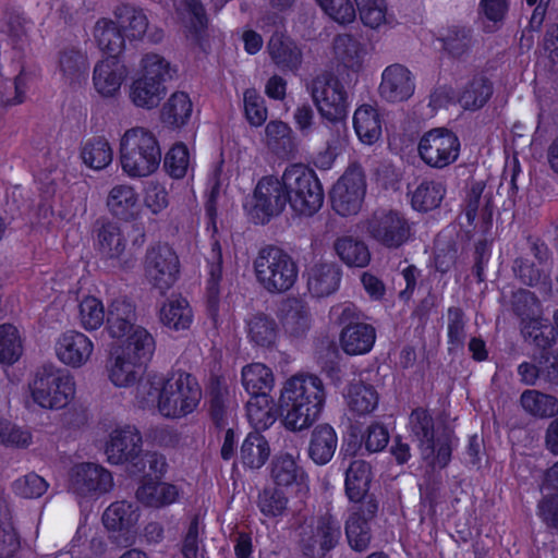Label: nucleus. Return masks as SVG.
I'll use <instances>...</instances> for the list:
<instances>
[{
  "instance_id": "nucleus-1",
  "label": "nucleus",
  "mask_w": 558,
  "mask_h": 558,
  "mask_svg": "<svg viewBox=\"0 0 558 558\" xmlns=\"http://www.w3.org/2000/svg\"><path fill=\"white\" fill-rule=\"evenodd\" d=\"M326 403L323 380L314 374L299 373L280 386L278 401L271 395L250 397L246 416L259 430L269 428L280 415L282 426L290 432L308 429L319 417Z\"/></svg>"
},
{
  "instance_id": "nucleus-2",
  "label": "nucleus",
  "mask_w": 558,
  "mask_h": 558,
  "mask_svg": "<svg viewBox=\"0 0 558 558\" xmlns=\"http://www.w3.org/2000/svg\"><path fill=\"white\" fill-rule=\"evenodd\" d=\"M323 189L314 171L303 165L286 168L281 179L266 175L258 180L243 202V210L255 223H266L282 213L287 202L299 216H312L323 205Z\"/></svg>"
},
{
  "instance_id": "nucleus-3",
  "label": "nucleus",
  "mask_w": 558,
  "mask_h": 558,
  "mask_svg": "<svg viewBox=\"0 0 558 558\" xmlns=\"http://www.w3.org/2000/svg\"><path fill=\"white\" fill-rule=\"evenodd\" d=\"M138 404H156L168 418H182L193 413L202 399V389L194 376L177 372L169 376L153 375L137 388Z\"/></svg>"
},
{
  "instance_id": "nucleus-4",
  "label": "nucleus",
  "mask_w": 558,
  "mask_h": 558,
  "mask_svg": "<svg viewBox=\"0 0 558 558\" xmlns=\"http://www.w3.org/2000/svg\"><path fill=\"white\" fill-rule=\"evenodd\" d=\"M134 305L126 300L111 303L107 317V330L116 339L113 353L145 365L155 352V339L143 326L136 325Z\"/></svg>"
},
{
  "instance_id": "nucleus-5",
  "label": "nucleus",
  "mask_w": 558,
  "mask_h": 558,
  "mask_svg": "<svg viewBox=\"0 0 558 558\" xmlns=\"http://www.w3.org/2000/svg\"><path fill=\"white\" fill-rule=\"evenodd\" d=\"M119 161L124 174L132 179L154 174L162 154L156 134L143 126L125 130L119 138Z\"/></svg>"
},
{
  "instance_id": "nucleus-6",
  "label": "nucleus",
  "mask_w": 558,
  "mask_h": 558,
  "mask_svg": "<svg viewBox=\"0 0 558 558\" xmlns=\"http://www.w3.org/2000/svg\"><path fill=\"white\" fill-rule=\"evenodd\" d=\"M32 401L45 410H62L76 395V383L69 373L50 366L38 371L28 385Z\"/></svg>"
},
{
  "instance_id": "nucleus-7",
  "label": "nucleus",
  "mask_w": 558,
  "mask_h": 558,
  "mask_svg": "<svg viewBox=\"0 0 558 558\" xmlns=\"http://www.w3.org/2000/svg\"><path fill=\"white\" fill-rule=\"evenodd\" d=\"M409 429L417 441L423 460L433 468L448 464L453 446V436L447 430L434 432L433 422L426 410H414L409 420Z\"/></svg>"
},
{
  "instance_id": "nucleus-8",
  "label": "nucleus",
  "mask_w": 558,
  "mask_h": 558,
  "mask_svg": "<svg viewBox=\"0 0 558 558\" xmlns=\"http://www.w3.org/2000/svg\"><path fill=\"white\" fill-rule=\"evenodd\" d=\"M258 283L270 293H283L298 280L299 269L293 258L278 247L262 250L254 260Z\"/></svg>"
},
{
  "instance_id": "nucleus-9",
  "label": "nucleus",
  "mask_w": 558,
  "mask_h": 558,
  "mask_svg": "<svg viewBox=\"0 0 558 558\" xmlns=\"http://www.w3.org/2000/svg\"><path fill=\"white\" fill-rule=\"evenodd\" d=\"M458 136L442 128L425 132L417 144L421 160L434 169H444L457 161L460 155Z\"/></svg>"
},
{
  "instance_id": "nucleus-10",
  "label": "nucleus",
  "mask_w": 558,
  "mask_h": 558,
  "mask_svg": "<svg viewBox=\"0 0 558 558\" xmlns=\"http://www.w3.org/2000/svg\"><path fill=\"white\" fill-rule=\"evenodd\" d=\"M366 194V178L359 165H351L330 192L332 208L341 216L356 215Z\"/></svg>"
},
{
  "instance_id": "nucleus-11",
  "label": "nucleus",
  "mask_w": 558,
  "mask_h": 558,
  "mask_svg": "<svg viewBox=\"0 0 558 558\" xmlns=\"http://www.w3.org/2000/svg\"><path fill=\"white\" fill-rule=\"evenodd\" d=\"M180 263L174 251L168 245L149 248L144 262V277L155 289L165 292L178 280Z\"/></svg>"
},
{
  "instance_id": "nucleus-12",
  "label": "nucleus",
  "mask_w": 558,
  "mask_h": 558,
  "mask_svg": "<svg viewBox=\"0 0 558 558\" xmlns=\"http://www.w3.org/2000/svg\"><path fill=\"white\" fill-rule=\"evenodd\" d=\"M313 99L320 116L330 122H342L348 114V96L341 83L329 76L314 81Z\"/></svg>"
},
{
  "instance_id": "nucleus-13",
  "label": "nucleus",
  "mask_w": 558,
  "mask_h": 558,
  "mask_svg": "<svg viewBox=\"0 0 558 558\" xmlns=\"http://www.w3.org/2000/svg\"><path fill=\"white\" fill-rule=\"evenodd\" d=\"M57 360L73 369L86 366L95 353L94 341L83 331L68 329L58 335L53 342Z\"/></svg>"
},
{
  "instance_id": "nucleus-14",
  "label": "nucleus",
  "mask_w": 558,
  "mask_h": 558,
  "mask_svg": "<svg viewBox=\"0 0 558 558\" xmlns=\"http://www.w3.org/2000/svg\"><path fill=\"white\" fill-rule=\"evenodd\" d=\"M69 486L80 497L96 498L112 488L113 480L111 473L101 465L83 462L72 468Z\"/></svg>"
},
{
  "instance_id": "nucleus-15",
  "label": "nucleus",
  "mask_w": 558,
  "mask_h": 558,
  "mask_svg": "<svg viewBox=\"0 0 558 558\" xmlns=\"http://www.w3.org/2000/svg\"><path fill=\"white\" fill-rule=\"evenodd\" d=\"M141 444L142 437L135 426L123 425L113 428L105 446L108 462L138 466L142 462Z\"/></svg>"
},
{
  "instance_id": "nucleus-16",
  "label": "nucleus",
  "mask_w": 558,
  "mask_h": 558,
  "mask_svg": "<svg viewBox=\"0 0 558 558\" xmlns=\"http://www.w3.org/2000/svg\"><path fill=\"white\" fill-rule=\"evenodd\" d=\"M415 90L412 73L401 64L387 66L381 74L379 94L389 102H402L410 99Z\"/></svg>"
},
{
  "instance_id": "nucleus-17",
  "label": "nucleus",
  "mask_w": 558,
  "mask_h": 558,
  "mask_svg": "<svg viewBox=\"0 0 558 558\" xmlns=\"http://www.w3.org/2000/svg\"><path fill=\"white\" fill-rule=\"evenodd\" d=\"M126 242L119 227L104 226L97 238V251L109 267L124 269L130 266L131 258L125 252Z\"/></svg>"
},
{
  "instance_id": "nucleus-18",
  "label": "nucleus",
  "mask_w": 558,
  "mask_h": 558,
  "mask_svg": "<svg viewBox=\"0 0 558 558\" xmlns=\"http://www.w3.org/2000/svg\"><path fill=\"white\" fill-rule=\"evenodd\" d=\"M298 457L291 453L278 454L272 462L271 476L278 487L303 495L307 492V481Z\"/></svg>"
},
{
  "instance_id": "nucleus-19",
  "label": "nucleus",
  "mask_w": 558,
  "mask_h": 558,
  "mask_svg": "<svg viewBox=\"0 0 558 558\" xmlns=\"http://www.w3.org/2000/svg\"><path fill=\"white\" fill-rule=\"evenodd\" d=\"M158 319L168 330L184 332L194 323V312L186 298L173 294L160 303Z\"/></svg>"
},
{
  "instance_id": "nucleus-20",
  "label": "nucleus",
  "mask_w": 558,
  "mask_h": 558,
  "mask_svg": "<svg viewBox=\"0 0 558 558\" xmlns=\"http://www.w3.org/2000/svg\"><path fill=\"white\" fill-rule=\"evenodd\" d=\"M377 505L367 499L361 506L354 507L347 521L345 534L350 546L355 550H364L371 541L369 520L374 517Z\"/></svg>"
},
{
  "instance_id": "nucleus-21",
  "label": "nucleus",
  "mask_w": 558,
  "mask_h": 558,
  "mask_svg": "<svg viewBox=\"0 0 558 558\" xmlns=\"http://www.w3.org/2000/svg\"><path fill=\"white\" fill-rule=\"evenodd\" d=\"M371 236L387 247H398L409 238V226L398 214H388L369 225Z\"/></svg>"
},
{
  "instance_id": "nucleus-22",
  "label": "nucleus",
  "mask_w": 558,
  "mask_h": 558,
  "mask_svg": "<svg viewBox=\"0 0 558 558\" xmlns=\"http://www.w3.org/2000/svg\"><path fill=\"white\" fill-rule=\"evenodd\" d=\"M106 205L112 216L125 221L138 218L142 211L138 193L130 184H118L111 187Z\"/></svg>"
},
{
  "instance_id": "nucleus-23",
  "label": "nucleus",
  "mask_w": 558,
  "mask_h": 558,
  "mask_svg": "<svg viewBox=\"0 0 558 558\" xmlns=\"http://www.w3.org/2000/svg\"><path fill=\"white\" fill-rule=\"evenodd\" d=\"M362 25L373 32L385 33L393 27L396 17L386 0H354Z\"/></svg>"
},
{
  "instance_id": "nucleus-24",
  "label": "nucleus",
  "mask_w": 558,
  "mask_h": 558,
  "mask_svg": "<svg viewBox=\"0 0 558 558\" xmlns=\"http://www.w3.org/2000/svg\"><path fill=\"white\" fill-rule=\"evenodd\" d=\"M353 129L363 145H375L381 138L383 118L375 104H362L353 113Z\"/></svg>"
},
{
  "instance_id": "nucleus-25",
  "label": "nucleus",
  "mask_w": 558,
  "mask_h": 558,
  "mask_svg": "<svg viewBox=\"0 0 558 558\" xmlns=\"http://www.w3.org/2000/svg\"><path fill=\"white\" fill-rule=\"evenodd\" d=\"M446 194L444 184L432 179H415L408 185L411 207L416 211H429L437 208Z\"/></svg>"
},
{
  "instance_id": "nucleus-26",
  "label": "nucleus",
  "mask_w": 558,
  "mask_h": 558,
  "mask_svg": "<svg viewBox=\"0 0 558 558\" xmlns=\"http://www.w3.org/2000/svg\"><path fill=\"white\" fill-rule=\"evenodd\" d=\"M376 340L375 328L360 320L349 322L341 330L340 347L349 355L369 352Z\"/></svg>"
},
{
  "instance_id": "nucleus-27",
  "label": "nucleus",
  "mask_w": 558,
  "mask_h": 558,
  "mask_svg": "<svg viewBox=\"0 0 558 558\" xmlns=\"http://www.w3.org/2000/svg\"><path fill=\"white\" fill-rule=\"evenodd\" d=\"M343 400L355 415L372 413L378 405V393L375 388L359 377H353L342 390Z\"/></svg>"
},
{
  "instance_id": "nucleus-28",
  "label": "nucleus",
  "mask_w": 558,
  "mask_h": 558,
  "mask_svg": "<svg viewBox=\"0 0 558 558\" xmlns=\"http://www.w3.org/2000/svg\"><path fill=\"white\" fill-rule=\"evenodd\" d=\"M126 76V68L116 57L100 61L94 70V86L102 97L114 96Z\"/></svg>"
},
{
  "instance_id": "nucleus-29",
  "label": "nucleus",
  "mask_w": 558,
  "mask_h": 558,
  "mask_svg": "<svg viewBox=\"0 0 558 558\" xmlns=\"http://www.w3.org/2000/svg\"><path fill=\"white\" fill-rule=\"evenodd\" d=\"M340 270L333 263L318 262L307 271L308 291L316 298H324L337 291Z\"/></svg>"
},
{
  "instance_id": "nucleus-30",
  "label": "nucleus",
  "mask_w": 558,
  "mask_h": 558,
  "mask_svg": "<svg viewBox=\"0 0 558 558\" xmlns=\"http://www.w3.org/2000/svg\"><path fill=\"white\" fill-rule=\"evenodd\" d=\"M241 385L250 397L270 395L275 387V374L268 365L252 362L241 369Z\"/></svg>"
},
{
  "instance_id": "nucleus-31",
  "label": "nucleus",
  "mask_w": 558,
  "mask_h": 558,
  "mask_svg": "<svg viewBox=\"0 0 558 558\" xmlns=\"http://www.w3.org/2000/svg\"><path fill=\"white\" fill-rule=\"evenodd\" d=\"M338 447V436L329 424L317 425L311 435L308 454L319 465L328 463Z\"/></svg>"
},
{
  "instance_id": "nucleus-32",
  "label": "nucleus",
  "mask_w": 558,
  "mask_h": 558,
  "mask_svg": "<svg viewBox=\"0 0 558 558\" xmlns=\"http://www.w3.org/2000/svg\"><path fill=\"white\" fill-rule=\"evenodd\" d=\"M278 28H274L275 33L268 43V52L272 61L282 70H295L301 63L302 54L300 48L289 37L279 33ZM272 31V28L270 29Z\"/></svg>"
},
{
  "instance_id": "nucleus-33",
  "label": "nucleus",
  "mask_w": 558,
  "mask_h": 558,
  "mask_svg": "<svg viewBox=\"0 0 558 558\" xmlns=\"http://www.w3.org/2000/svg\"><path fill=\"white\" fill-rule=\"evenodd\" d=\"M80 156L87 168L99 171L111 165L113 148L107 137L93 136L82 144Z\"/></svg>"
},
{
  "instance_id": "nucleus-34",
  "label": "nucleus",
  "mask_w": 558,
  "mask_h": 558,
  "mask_svg": "<svg viewBox=\"0 0 558 558\" xmlns=\"http://www.w3.org/2000/svg\"><path fill=\"white\" fill-rule=\"evenodd\" d=\"M137 499L150 507H162L175 502L179 489L175 485L146 478L136 492Z\"/></svg>"
},
{
  "instance_id": "nucleus-35",
  "label": "nucleus",
  "mask_w": 558,
  "mask_h": 558,
  "mask_svg": "<svg viewBox=\"0 0 558 558\" xmlns=\"http://www.w3.org/2000/svg\"><path fill=\"white\" fill-rule=\"evenodd\" d=\"M268 440L258 433H250L240 448V462L246 469H260L270 457Z\"/></svg>"
},
{
  "instance_id": "nucleus-36",
  "label": "nucleus",
  "mask_w": 558,
  "mask_h": 558,
  "mask_svg": "<svg viewBox=\"0 0 558 558\" xmlns=\"http://www.w3.org/2000/svg\"><path fill=\"white\" fill-rule=\"evenodd\" d=\"M522 410L535 418H549L558 414V399L535 389H527L520 397Z\"/></svg>"
},
{
  "instance_id": "nucleus-37",
  "label": "nucleus",
  "mask_w": 558,
  "mask_h": 558,
  "mask_svg": "<svg viewBox=\"0 0 558 558\" xmlns=\"http://www.w3.org/2000/svg\"><path fill=\"white\" fill-rule=\"evenodd\" d=\"M77 323L85 331L98 330L105 323L106 311L100 299L92 294H82L77 300Z\"/></svg>"
},
{
  "instance_id": "nucleus-38",
  "label": "nucleus",
  "mask_w": 558,
  "mask_h": 558,
  "mask_svg": "<svg viewBox=\"0 0 558 558\" xmlns=\"http://www.w3.org/2000/svg\"><path fill=\"white\" fill-rule=\"evenodd\" d=\"M166 94V87L159 81H148L136 76L130 88L132 102L140 108L151 109L157 107Z\"/></svg>"
},
{
  "instance_id": "nucleus-39",
  "label": "nucleus",
  "mask_w": 558,
  "mask_h": 558,
  "mask_svg": "<svg viewBox=\"0 0 558 558\" xmlns=\"http://www.w3.org/2000/svg\"><path fill=\"white\" fill-rule=\"evenodd\" d=\"M195 158L193 151L183 143L173 144L167 151L163 160L166 172L172 179H183L194 170Z\"/></svg>"
},
{
  "instance_id": "nucleus-40",
  "label": "nucleus",
  "mask_w": 558,
  "mask_h": 558,
  "mask_svg": "<svg viewBox=\"0 0 558 558\" xmlns=\"http://www.w3.org/2000/svg\"><path fill=\"white\" fill-rule=\"evenodd\" d=\"M144 365L133 362L111 352L107 374L110 383L118 388H128L134 385Z\"/></svg>"
},
{
  "instance_id": "nucleus-41",
  "label": "nucleus",
  "mask_w": 558,
  "mask_h": 558,
  "mask_svg": "<svg viewBox=\"0 0 558 558\" xmlns=\"http://www.w3.org/2000/svg\"><path fill=\"white\" fill-rule=\"evenodd\" d=\"M281 324L287 333L300 337L311 327L310 312L300 301L290 300L282 307Z\"/></svg>"
},
{
  "instance_id": "nucleus-42",
  "label": "nucleus",
  "mask_w": 558,
  "mask_h": 558,
  "mask_svg": "<svg viewBox=\"0 0 558 558\" xmlns=\"http://www.w3.org/2000/svg\"><path fill=\"white\" fill-rule=\"evenodd\" d=\"M193 113V101L185 92H174L162 106L163 120L174 126L185 125Z\"/></svg>"
},
{
  "instance_id": "nucleus-43",
  "label": "nucleus",
  "mask_w": 558,
  "mask_h": 558,
  "mask_svg": "<svg viewBox=\"0 0 558 558\" xmlns=\"http://www.w3.org/2000/svg\"><path fill=\"white\" fill-rule=\"evenodd\" d=\"M93 38L98 48L102 52L110 54V57L118 54L124 44L123 36L116 22L107 19L97 21L94 27Z\"/></svg>"
},
{
  "instance_id": "nucleus-44",
  "label": "nucleus",
  "mask_w": 558,
  "mask_h": 558,
  "mask_svg": "<svg viewBox=\"0 0 558 558\" xmlns=\"http://www.w3.org/2000/svg\"><path fill=\"white\" fill-rule=\"evenodd\" d=\"M335 250L339 258L349 267H365L371 260V253L365 243L351 236L338 239Z\"/></svg>"
},
{
  "instance_id": "nucleus-45",
  "label": "nucleus",
  "mask_w": 558,
  "mask_h": 558,
  "mask_svg": "<svg viewBox=\"0 0 558 558\" xmlns=\"http://www.w3.org/2000/svg\"><path fill=\"white\" fill-rule=\"evenodd\" d=\"M369 481V466L364 461H353L345 475V490L350 500L362 501L368 490Z\"/></svg>"
},
{
  "instance_id": "nucleus-46",
  "label": "nucleus",
  "mask_w": 558,
  "mask_h": 558,
  "mask_svg": "<svg viewBox=\"0 0 558 558\" xmlns=\"http://www.w3.org/2000/svg\"><path fill=\"white\" fill-rule=\"evenodd\" d=\"M340 525L331 517L319 520L312 543L308 545L313 556H324L340 538Z\"/></svg>"
},
{
  "instance_id": "nucleus-47",
  "label": "nucleus",
  "mask_w": 558,
  "mask_h": 558,
  "mask_svg": "<svg viewBox=\"0 0 558 558\" xmlns=\"http://www.w3.org/2000/svg\"><path fill=\"white\" fill-rule=\"evenodd\" d=\"M23 338L19 328L12 324L0 325V363L12 365L23 354Z\"/></svg>"
},
{
  "instance_id": "nucleus-48",
  "label": "nucleus",
  "mask_w": 558,
  "mask_h": 558,
  "mask_svg": "<svg viewBox=\"0 0 558 558\" xmlns=\"http://www.w3.org/2000/svg\"><path fill=\"white\" fill-rule=\"evenodd\" d=\"M247 333L251 341L259 347H270L278 338V326L274 318L257 314L247 322Z\"/></svg>"
},
{
  "instance_id": "nucleus-49",
  "label": "nucleus",
  "mask_w": 558,
  "mask_h": 558,
  "mask_svg": "<svg viewBox=\"0 0 558 558\" xmlns=\"http://www.w3.org/2000/svg\"><path fill=\"white\" fill-rule=\"evenodd\" d=\"M177 70L162 56L147 53L140 63L137 76L148 81H159L163 84L167 80L173 78Z\"/></svg>"
},
{
  "instance_id": "nucleus-50",
  "label": "nucleus",
  "mask_w": 558,
  "mask_h": 558,
  "mask_svg": "<svg viewBox=\"0 0 558 558\" xmlns=\"http://www.w3.org/2000/svg\"><path fill=\"white\" fill-rule=\"evenodd\" d=\"M143 204L151 215H161L170 204L166 183L159 180L148 181L143 190Z\"/></svg>"
},
{
  "instance_id": "nucleus-51",
  "label": "nucleus",
  "mask_w": 558,
  "mask_h": 558,
  "mask_svg": "<svg viewBox=\"0 0 558 558\" xmlns=\"http://www.w3.org/2000/svg\"><path fill=\"white\" fill-rule=\"evenodd\" d=\"M320 10L339 25L352 24L356 19L353 0H315Z\"/></svg>"
},
{
  "instance_id": "nucleus-52",
  "label": "nucleus",
  "mask_w": 558,
  "mask_h": 558,
  "mask_svg": "<svg viewBox=\"0 0 558 558\" xmlns=\"http://www.w3.org/2000/svg\"><path fill=\"white\" fill-rule=\"evenodd\" d=\"M102 520L107 529L118 531L132 525L137 515L130 504L118 501L106 509Z\"/></svg>"
},
{
  "instance_id": "nucleus-53",
  "label": "nucleus",
  "mask_w": 558,
  "mask_h": 558,
  "mask_svg": "<svg viewBox=\"0 0 558 558\" xmlns=\"http://www.w3.org/2000/svg\"><path fill=\"white\" fill-rule=\"evenodd\" d=\"M492 95V85L483 77L474 78L462 92L458 101L465 109L483 107Z\"/></svg>"
},
{
  "instance_id": "nucleus-54",
  "label": "nucleus",
  "mask_w": 558,
  "mask_h": 558,
  "mask_svg": "<svg viewBox=\"0 0 558 558\" xmlns=\"http://www.w3.org/2000/svg\"><path fill=\"white\" fill-rule=\"evenodd\" d=\"M335 51L347 66L357 68L361 65L364 49L362 45L351 35H339L335 39Z\"/></svg>"
},
{
  "instance_id": "nucleus-55",
  "label": "nucleus",
  "mask_w": 558,
  "mask_h": 558,
  "mask_svg": "<svg viewBox=\"0 0 558 558\" xmlns=\"http://www.w3.org/2000/svg\"><path fill=\"white\" fill-rule=\"evenodd\" d=\"M244 113L248 123L260 126L267 119V108L264 98L254 88H248L243 94Z\"/></svg>"
},
{
  "instance_id": "nucleus-56",
  "label": "nucleus",
  "mask_w": 558,
  "mask_h": 558,
  "mask_svg": "<svg viewBox=\"0 0 558 558\" xmlns=\"http://www.w3.org/2000/svg\"><path fill=\"white\" fill-rule=\"evenodd\" d=\"M295 1L296 0H268L270 11L260 19V28L270 32L271 28L282 27Z\"/></svg>"
},
{
  "instance_id": "nucleus-57",
  "label": "nucleus",
  "mask_w": 558,
  "mask_h": 558,
  "mask_svg": "<svg viewBox=\"0 0 558 558\" xmlns=\"http://www.w3.org/2000/svg\"><path fill=\"white\" fill-rule=\"evenodd\" d=\"M180 551L182 558H209L199 537L197 523L194 522L190 525L182 539Z\"/></svg>"
},
{
  "instance_id": "nucleus-58",
  "label": "nucleus",
  "mask_w": 558,
  "mask_h": 558,
  "mask_svg": "<svg viewBox=\"0 0 558 558\" xmlns=\"http://www.w3.org/2000/svg\"><path fill=\"white\" fill-rule=\"evenodd\" d=\"M260 511L267 517L281 515L287 508V497L276 488H267L259 496Z\"/></svg>"
},
{
  "instance_id": "nucleus-59",
  "label": "nucleus",
  "mask_w": 558,
  "mask_h": 558,
  "mask_svg": "<svg viewBox=\"0 0 558 558\" xmlns=\"http://www.w3.org/2000/svg\"><path fill=\"white\" fill-rule=\"evenodd\" d=\"M553 327L547 320L533 318L523 326V333L538 347H545L553 338Z\"/></svg>"
},
{
  "instance_id": "nucleus-60",
  "label": "nucleus",
  "mask_w": 558,
  "mask_h": 558,
  "mask_svg": "<svg viewBox=\"0 0 558 558\" xmlns=\"http://www.w3.org/2000/svg\"><path fill=\"white\" fill-rule=\"evenodd\" d=\"M0 442L24 447L31 442V434L12 426L3 415H0Z\"/></svg>"
},
{
  "instance_id": "nucleus-61",
  "label": "nucleus",
  "mask_w": 558,
  "mask_h": 558,
  "mask_svg": "<svg viewBox=\"0 0 558 558\" xmlns=\"http://www.w3.org/2000/svg\"><path fill=\"white\" fill-rule=\"evenodd\" d=\"M120 23L125 24V36L135 39L143 36L147 28V19L141 11L125 10V13L120 16Z\"/></svg>"
},
{
  "instance_id": "nucleus-62",
  "label": "nucleus",
  "mask_w": 558,
  "mask_h": 558,
  "mask_svg": "<svg viewBox=\"0 0 558 558\" xmlns=\"http://www.w3.org/2000/svg\"><path fill=\"white\" fill-rule=\"evenodd\" d=\"M177 10L184 21L189 20L191 27L195 31L206 23L204 10L198 0H181Z\"/></svg>"
},
{
  "instance_id": "nucleus-63",
  "label": "nucleus",
  "mask_w": 558,
  "mask_h": 558,
  "mask_svg": "<svg viewBox=\"0 0 558 558\" xmlns=\"http://www.w3.org/2000/svg\"><path fill=\"white\" fill-rule=\"evenodd\" d=\"M16 492L26 498L40 497L47 489V484L37 474H28L15 484Z\"/></svg>"
},
{
  "instance_id": "nucleus-64",
  "label": "nucleus",
  "mask_w": 558,
  "mask_h": 558,
  "mask_svg": "<svg viewBox=\"0 0 558 558\" xmlns=\"http://www.w3.org/2000/svg\"><path fill=\"white\" fill-rule=\"evenodd\" d=\"M344 142L343 138H338L328 143L327 147L316 155L314 165L320 170L331 169L336 159L343 150Z\"/></svg>"
}]
</instances>
